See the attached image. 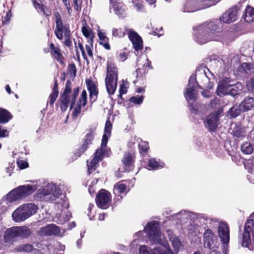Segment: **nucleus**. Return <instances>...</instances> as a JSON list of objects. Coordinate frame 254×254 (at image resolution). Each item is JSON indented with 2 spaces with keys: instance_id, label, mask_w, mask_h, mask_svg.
<instances>
[{
  "instance_id": "f257e3e1",
  "label": "nucleus",
  "mask_w": 254,
  "mask_h": 254,
  "mask_svg": "<svg viewBox=\"0 0 254 254\" xmlns=\"http://www.w3.org/2000/svg\"><path fill=\"white\" fill-rule=\"evenodd\" d=\"M220 30L215 22H205L193 28L196 41L200 44L220 40L221 39Z\"/></svg>"
},
{
  "instance_id": "f03ea898",
  "label": "nucleus",
  "mask_w": 254,
  "mask_h": 254,
  "mask_svg": "<svg viewBox=\"0 0 254 254\" xmlns=\"http://www.w3.org/2000/svg\"><path fill=\"white\" fill-rule=\"evenodd\" d=\"M159 227L158 222L151 221L144 227V230L147 233L148 239L152 243L160 244L163 247L164 250L156 249L155 252H158V254H173L167 241L159 229Z\"/></svg>"
},
{
  "instance_id": "7ed1b4c3",
  "label": "nucleus",
  "mask_w": 254,
  "mask_h": 254,
  "mask_svg": "<svg viewBox=\"0 0 254 254\" xmlns=\"http://www.w3.org/2000/svg\"><path fill=\"white\" fill-rule=\"evenodd\" d=\"M112 127V126L110 121L109 120H107L105 124L104 134L102 137L101 147L96 150L95 153V156L92 160L90 161H87L89 173H91L95 170L98 163L102 160L104 156L109 155L110 150L109 149L107 148V144L108 138L111 135Z\"/></svg>"
},
{
  "instance_id": "20e7f679",
  "label": "nucleus",
  "mask_w": 254,
  "mask_h": 254,
  "mask_svg": "<svg viewBox=\"0 0 254 254\" xmlns=\"http://www.w3.org/2000/svg\"><path fill=\"white\" fill-rule=\"evenodd\" d=\"M38 209V206L33 203L21 205L12 213V220L15 222H23L35 214Z\"/></svg>"
},
{
  "instance_id": "39448f33",
  "label": "nucleus",
  "mask_w": 254,
  "mask_h": 254,
  "mask_svg": "<svg viewBox=\"0 0 254 254\" xmlns=\"http://www.w3.org/2000/svg\"><path fill=\"white\" fill-rule=\"evenodd\" d=\"M61 194V190L53 183L48 184L37 190V197L41 200L52 202L57 200Z\"/></svg>"
},
{
  "instance_id": "423d86ee",
  "label": "nucleus",
  "mask_w": 254,
  "mask_h": 254,
  "mask_svg": "<svg viewBox=\"0 0 254 254\" xmlns=\"http://www.w3.org/2000/svg\"><path fill=\"white\" fill-rule=\"evenodd\" d=\"M36 189L37 187L35 185H28L19 186L12 190L6 195V200L10 203L16 201L29 195Z\"/></svg>"
},
{
  "instance_id": "0eeeda50",
  "label": "nucleus",
  "mask_w": 254,
  "mask_h": 254,
  "mask_svg": "<svg viewBox=\"0 0 254 254\" xmlns=\"http://www.w3.org/2000/svg\"><path fill=\"white\" fill-rule=\"evenodd\" d=\"M242 87L240 83L231 84L229 78H224L219 81L216 92L219 96L226 95L234 96L242 90Z\"/></svg>"
},
{
  "instance_id": "6e6552de",
  "label": "nucleus",
  "mask_w": 254,
  "mask_h": 254,
  "mask_svg": "<svg viewBox=\"0 0 254 254\" xmlns=\"http://www.w3.org/2000/svg\"><path fill=\"white\" fill-rule=\"evenodd\" d=\"M118 71L113 64H108L107 75L105 80L106 87L108 94L113 95L117 86Z\"/></svg>"
},
{
  "instance_id": "1a4fd4ad",
  "label": "nucleus",
  "mask_w": 254,
  "mask_h": 254,
  "mask_svg": "<svg viewBox=\"0 0 254 254\" xmlns=\"http://www.w3.org/2000/svg\"><path fill=\"white\" fill-rule=\"evenodd\" d=\"M216 2L212 0H188L184 7V11L190 12L205 8L214 5Z\"/></svg>"
},
{
  "instance_id": "9d476101",
  "label": "nucleus",
  "mask_w": 254,
  "mask_h": 254,
  "mask_svg": "<svg viewBox=\"0 0 254 254\" xmlns=\"http://www.w3.org/2000/svg\"><path fill=\"white\" fill-rule=\"evenodd\" d=\"M218 234L222 243L223 245V253L228 254V243L230 240L229 228L228 225L224 222H218Z\"/></svg>"
},
{
  "instance_id": "9b49d317",
  "label": "nucleus",
  "mask_w": 254,
  "mask_h": 254,
  "mask_svg": "<svg viewBox=\"0 0 254 254\" xmlns=\"http://www.w3.org/2000/svg\"><path fill=\"white\" fill-rule=\"evenodd\" d=\"M222 111L219 110L209 114L204 121L205 127L210 131H215L220 124Z\"/></svg>"
},
{
  "instance_id": "f8f14e48",
  "label": "nucleus",
  "mask_w": 254,
  "mask_h": 254,
  "mask_svg": "<svg viewBox=\"0 0 254 254\" xmlns=\"http://www.w3.org/2000/svg\"><path fill=\"white\" fill-rule=\"evenodd\" d=\"M195 88V80L194 77L191 76L189 79L188 86L185 93V98L190 104H191V101H195L196 100L197 93ZM190 107L191 112L195 113L196 111L191 105H190Z\"/></svg>"
},
{
  "instance_id": "ddd939ff",
  "label": "nucleus",
  "mask_w": 254,
  "mask_h": 254,
  "mask_svg": "<svg viewBox=\"0 0 254 254\" xmlns=\"http://www.w3.org/2000/svg\"><path fill=\"white\" fill-rule=\"evenodd\" d=\"M96 201L98 207L103 209L107 208L111 201L110 193L104 189L101 190L97 195Z\"/></svg>"
},
{
  "instance_id": "4468645a",
  "label": "nucleus",
  "mask_w": 254,
  "mask_h": 254,
  "mask_svg": "<svg viewBox=\"0 0 254 254\" xmlns=\"http://www.w3.org/2000/svg\"><path fill=\"white\" fill-rule=\"evenodd\" d=\"M151 63L146 57L140 58L137 62V65L138 66L136 69V76L142 77L147 72L148 69L150 67Z\"/></svg>"
},
{
  "instance_id": "2eb2a0df",
  "label": "nucleus",
  "mask_w": 254,
  "mask_h": 254,
  "mask_svg": "<svg viewBox=\"0 0 254 254\" xmlns=\"http://www.w3.org/2000/svg\"><path fill=\"white\" fill-rule=\"evenodd\" d=\"M127 32L129 40L131 41L133 48L136 51L141 50L143 48L142 40L139 35L132 29H126Z\"/></svg>"
},
{
  "instance_id": "dca6fc26",
  "label": "nucleus",
  "mask_w": 254,
  "mask_h": 254,
  "mask_svg": "<svg viewBox=\"0 0 254 254\" xmlns=\"http://www.w3.org/2000/svg\"><path fill=\"white\" fill-rule=\"evenodd\" d=\"M78 89H74L71 97H63L62 96L61 103V109L62 111H66L70 103V108H72L73 106L75 103V99L78 94Z\"/></svg>"
},
{
  "instance_id": "f3484780",
  "label": "nucleus",
  "mask_w": 254,
  "mask_h": 254,
  "mask_svg": "<svg viewBox=\"0 0 254 254\" xmlns=\"http://www.w3.org/2000/svg\"><path fill=\"white\" fill-rule=\"evenodd\" d=\"M204 246L209 249L214 248L217 244V238L210 229H207L204 234Z\"/></svg>"
},
{
  "instance_id": "a211bd4d",
  "label": "nucleus",
  "mask_w": 254,
  "mask_h": 254,
  "mask_svg": "<svg viewBox=\"0 0 254 254\" xmlns=\"http://www.w3.org/2000/svg\"><path fill=\"white\" fill-rule=\"evenodd\" d=\"M238 11V8L237 6L230 8L222 15L221 20L226 23L235 21L237 19Z\"/></svg>"
},
{
  "instance_id": "6ab92c4d",
  "label": "nucleus",
  "mask_w": 254,
  "mask_h": 254,
  "mask_svg": "<svg viewBox=\"0 0 254 254\" xmlns=\"http://www.w3.org/2000/svg\"><path fill=\"white\" fill-rule=\"evenodd\" d=\"M56 25L55 34L58 39L61 40H62L63 34L64 37H67L68 35H70V30L67 25H64L63 22Z\"/></svg>"
},
{
  "instance_id": "aec40b11",
  "label": "nucleus",
  "mask_w": 254,
  "mask_h": 254,
  "mask_svg": "<svg viewBox=\"0 0 254 254\" xmlns=\"http://www.w3.org/2000/svg\"><path fill=\"white\" fill-rule=\"evenodd\" d=\"M39 233L41 236L58 235L60 230L58 226L52 224L41 228Z\"/></svg>"
},
{
  "instance_id": "412c9836",
  "label": "nucleus",
  "mask_w": 254,
  "mask_h": 254,
  "mask_svg": "<svg viewBox=\"0 0 254 254\" xmlns=\"http://www.w3.org/2000/svg\"><path fill=\"white\" fill-rule=\"evenodd\" d=\"M167 233L169 240L171 242L174 253L176 254L178 253V252L183 248V245L181 242L177 237L174 235L173 231L171 230H167Z\"/></svg>"
},
{
  "instance_id": "4be33fe9",
  "label": "nucleus",
  "mask_w": 254,
  "mask_h": 254,
  "mask_svg": "<svg viewBox=\"0 0 254 254\" xmlns=\"http://www.w3.org/2000/svg\"><path fill=\"white\" fill-rule=\"evenodd\" d=\"M240 110L243 112L254 110V96H248L239 105Z\"/></svg>"
},
{
  "instance_id": "5701e85b",
  "label": "nucleus",
  "mask_w": 254,
  "mask_h": 254,
  "mask_svg": "<svg viewBox=\"0 0 254 254\" xmlns=\"http://www.w3.org/2000/svg\"><path fill=\"white\" fill-rule=\"evenodd\" d=\"M87 103V92L84 90L82 91L81 96L77 102V107L74 109L73 115L75 117L78 116L81 111L82 107H84Z\"/></svg>"
},
{
  "instance_id": "b1692460",
  "label": "nucleus",
  "mask_w": 254,
  "mask_h": 254,
  "mask_svg": "<svg viewBox=\"0 0 254 254\" xmlns=\"http://www.w3.org/2000/svg\"><path fill=\"white\" fill-rule=\"evenodd\" d=\"M194 79L195 80V84H196V82L200 83L205 87L207 86V84L209 82V78L206 75V72L204 70L196 71L195 77H194Z\"/></svg>"
},
{
  "instance_id": "393cba45",
  "label": "nucleus",
  "mask_w": 254,
  "mask_h": 254,
  "mask_svg": "<svg viewBox=\"0 0 254 254\" xmlns=\"http://www.w3.org/2000/svg\"><path fill=\"white\" fill-rule=\"evenodd\" d=\"M50 49L52 55L61 64H64V58L59 48L55 47L53 43H51L50 45Z\"/></svg>"
},
{
  "instance_id": "a878e982",
  "label": "nucleus",
  "mask_w": 254,
  "mask_h": 254,
  "mask_svg": "<svg viewBox=\"0 0 254 254\" xmlns=\"http://www.w3.org/2000/svg\"><path fill=\"white\" fill-rule=\"evenodd\" d=\"M230 131H231V133L234 136L237 137H243L246 135L245 129L236 124H232L231 125Z\"/></svg>"
},
{
  "instance_id": "bb28decb",
  "label": "nucleus",
  "mask_w": 254,
  "mask_h": 254,
  "mask_svg": "<svg viewBox=\"0 0 254 254\" xmlns=\"http://www.w3.org/2000/svg\"><path fill=\"white\" fill-rule=\"evenodd\" d=\"M17 237L19 236L16 227L8 229L4 235V239L6 242H9Z\"/></svg>"
},
{
  "instance_id": "cd10ccee",
  "label": "nucleus",
  "mask_w": 254,
  "mask_h": 254,
  "mask_svg": "<svg viewBox=\"0 0 254 254\" xmlns=\"http://www.w3.org/2000/svg\"><path fill=\"white\" fill-rule=\"evenodd\" d=\"M133 161V154L130 153H126L122 159V162L124 165L125 171H128Z\"/></svg>"
},
{
  "instance_id": "c85d7f7f",
  "label": "nucleus",
  "mask_w": 254,
  "mask_h": 254,
  "mask_svg": "<svg viewBox=\"0 0 254 254\" xmlns=\"http://www.w3.org/2000/svg\"><path fill=\"white\" fill-rule=\"evenodd\" d=\"M244 19L246 22L251 23L254 21V8L248 6L245 10Z\"/></svg>"
},
{
  "instance_id": "c756f323",
  "label": "nucleus",
  "mask_w": 254,
  "mask_h": 254,
  "mask_svg": "<svg viewBox=\"0 0 254 254\" xmlns=\"http://www.w3.org/2000/svg\"><path fill=\"white\" fill-rule=\"evenodd\" d=\"M115 12L120 17H125L126 16V6L122 3H118L113 5V7Z\"/></svg>"
},
{
  "instance_id": "7c9ffc66",
  "label": "nucleus",
  "mask_w": 254,
  "mask_h": 254,
  "mask_svg": "<svg viewBox=\"0 0 254 254\" xmlns=\"http://www.w3.org/2000/svg\"><path fill=\"white\" fill-rule=\"evenodd\" d=\"M86 84L88 89L90 92V97L91 100L94 101L96 99L98 92L96 90L95 85L91 81H86Z\"/></svg>"
},
{
  "instance_id": "2f4dec72",
  "label": "nucleus",
  "mask_w": 254,
  "mask_h": 254,
  "mask_svg": "<svg viewBox=\"0 0 254 254\" xmlns=\"http://www.w3.org/2000/svg\"><path fill=\"white\" fill-rule=\"evenodd\" d=\"M160 246L154 248L152 250L151 252L149 250V248L145 245H141L139 248V254H158V252H155L156 249L164 250L163 247L160 244Z\"/></svg>"
},
{
  "instance_id": "473e14b6",
  "label": "nucleus",
  "mask_w": 254,
  "mask_h": 254,
  "mask_svg": "<svg viewBox=\"0 0 254 254\" xmlns=\"http://www.w3.org/2000/svg\"><path fill=\"white\" fill-rule=\"evenodd\" d=\"M193 215H194V214L192 212L187 211H182L176 215V217L177 219H180L181 223H183L185 222L186 220H188V219H190L193 218Z\"/></svg>"
},
{
  "instance_id": "72a5a7b5",
  "label": "nucleus",
  "mask_w": 254,
  "mask_h": 254,
  "mask_svg": "<svg viewBox=\"0 0 254 254\" xmlns=\"http://www.w3.org/2000/svg\"><path fill=\"white\" fill-rule=\"evenodd\" d=\"M59 94V91L58 89V82L57 80H55L53 86V89L52 93L50 94L49 96V104L50 105H53L54 102L57 99Z\"/></svg>"
},
{
  "instance_id": "f704fd0d",
  "label": "nucleus",
  "mask_w": 254,
  "mask_h": 254,
  "mask_svg": "<svg viewBox=\"0 0 254 254\" xmlns=\"http://www.w3.org/2000/svg\"><path fill=\"white\" fill-rule=\"evenodd\" d=\"M94 135L95 132L93 131H91L87 133V134L85 136L84 143L81 146L80 148V150H81V152H83L84 151V150L87 149L88 145L91 143V141L93 139Z\"/></svg>"
},
{
  "instance_id": "c9c22d12",
  "label": "nucleus",
  "mask_w": 254,
  "mask_h": 254,
  "mask_svg": "<svg viewBox=\"0 0 254 254\" xmlns=\"http://www.w3.org/2000/svg\"><path fill=\"white\" fill-rule=\"evenodd\" d=\"M56 201V206L59 210H63L64 209L67 208L69 206V203L65 196L61 198L59 197V198Z\"/></svg>"
},
{
  "instance_id": "e433bc0d",
  "label": "nucleus",
  "mask_w": 254,
  "mask_h": 254,
  "mask_svg": "<svg viewBox=\"0 0 254 254\" xmlns=\"http://www.w3.org/2000/svg\"><path fill=\"white\" fill-rule=\"evenodd\" d=\"M164 164L163 162H157L155 159H150L148 161L149 170H155L162 168L164 167Z\"/></svg>"
},
{
  "instance_id": "4c0bfd02",
  "label": "nucleus",
  "mask_w": 254,
  "mask_h": 254,
  "mask_svg": "<svg viewBox=\"0 0 254 254\" xmlns=\"http://www.w3.org/2000/svg\"><path fill=\"white\" fill-rule=\"evenodd\" d=\"M10 114L6 110L0 109V123H6L11 119Z\"/></svg>"
},
{
  "instance_id": "58836bf2",
  "label": "nucleus",
  "mask_w": 254,
  "mask_h": 254,
  "mask_svg": "<svg viewBox=\"0 0 254 254\" xmlns=\"http://www.w3.org/2000/svg\"><path fill=\"white\" fill-rule=\"evenodd\" d=\"M114 193H126L127 188L126 186L121 182H118L114 186Z\"/></svg>"
},
{
  "instance_id": "ea45409f",
  "label": "nucleus",
  "mask_w": 254,
  "mask_h": 254,
  "mask_svg": "<svg viewBox=\"0 0 254 254\" xmlns=\"http://www.w3.org/2000/svg\"><path fill=\"white\" fill-rule=\"evenodd\" d=\"M242 151L246 154H250L253 153L254 149L252 145L248 142L243 143L241 146Z\"/></svg>"
},
{
  "instance_id": "a19ab883",
  "label": "nucleus",
  "mask_w": 254,
  "mask_h": 254,
  "mask_svg": "<svg viewBox=\"0 0 254 254\" xmlns=\"http://www.w3.org/2000/svg\"><path fill=\"white\" fill-rule=\"evenodd\" d=\"M19 237H26L31 234L30 229L27 227H16Z\"/></svg>"
},
{
  "instance_id": "79ce46f5",
  "label": "nucleus",
  "mask_w": 254,
  "mask_h": 254,
  "mask_svg": "<svg viewBox=\"0 0 254 254\" xmlns=\"http://www.w3.org/2000/svg\"><path fill=\"white\" fill-rule=\"evenodd\" d=\"M241 69L247 74H251L254 72V66L248 63H243L241 65Z\"/></svg>"
},
{
  "instance_id": "37998d69",
  "label": "nucleus",
  "mask_w": 254,
  "mask_h": 254,
  "mask_svg": "<svg viewBox=\"0 0 254 254\" xmlns=\"http://www.w3.org/2000/svg\"><path fill=\"white\" fill-rule=\"evenodd\" d=\"M127 29V28H125L124 30L121 28H113L112 29V35L114 37L122 38L124 37L126 35V30Z\"/></svg>"
},
{
  "instance_id": "c03bdc74",
  "label": "nucleus",
  "mask_w": 254,
  "mask_h": 254,
  "mask_svg": "<svg viewBox=\"0 0 254 254\" xmlns=\"http://www.w3.org/2000/svg\"><path fill=\"white\" fill-rule=\"evenodd\" d=\"M33 247L32 245L30 244H23L21 246H19L15 248V250L17 252H29L32 250Z\"/></svg>"
},
{
  "instance_id": "a18cd8bd",
  "label": "nucleus",
  "mask_w": 254,
  "mask_h": 254,
  "mask_svg": "<svg viewBox=\"0 0 254 254\" xmlns=\"http://www.w3.org/2000/svg\"><path fill=\"white\" fill-rule=\"evenodd\" d=\"M240 110V109L232 107L228 112L227 116L229 118H236L239 115Z\"/></svg>"
},
{
  "instance_id": "49530a36",
  "label": "nucleus",
  "mask_w": 254,
  "mask_h": 254,
  "mask_svg": "<svg viewBox=\"0 0 254 254\" xmlns=\"http://www.w3.org/2000/svg\"><path fill=\"white\" fill-rule=\"evenodd\" d=\"M76 66L74 64H71L68 67L67 73L69 74L71 77H74L76 76Z\"/></svg>"
},
{
  "instance_id": "de8ad7c7",
  "label": "nucleus",
  "mask_w": 254,
  "mask_h": 254,
  "mask_svg": "<svg viewBox=\"0 0 254 254\" xmlns=\"http://www.w3.org/2000/svg\"><path fill=\"white\" fill-rule=\"evenodd\" d=\"M71 83L69 81H68L66 83L65 89H64V91L62 95V96H63V97H65V96L70 97L69 94L71 93Z\"/></svg>"
},
{
  "instance_id": "09e8293b",
  "label": "nucleus",
  "mask_w": 254,
  "mask_h": 254,
  "mask_svg": "<svg viewBox=\"0 0 254 254\" xmlns=\"http://www.w3.org/2000/svg\"><path fill=\"white\" fill-rule=\"evenodd\" d=\"M82 32L84 36L87 38H91L93 36V33L90 29H88L86 26H83L82 28ZM92 39H91V41Z\"/></svg>"
},
{
  "instance_id": "8fccbe9b",
  "label": "nucleus",
  "mask_w": 254,
  "mask_h": 254,
  "mask_svg": "<svg viewBox=\"0 0 254 254\" xmlns=\"http://www.w3.org/2000/svg\"><path fill=\"white\" fill-rule=\"evenodd\" d=\"M143 99L144 97L143 96H137L131 97L129 101L136 104H140L142 103Z\"/></svg>"
},
{
  "instance_id": "3c124183",
  "label": "nucleus",
  "mask_w": 254,
  "mask_h": 254,
  "mask_svg": "<svg viewBox=\"0 0 254 254\" xmlns=\"http://www.w3.org/2000/svg\"><path fill=\"white\" fill-rule=\"evenodd\" d=\"M17 164L18 167L20 169H26L28 167V163L26 161L21 160V159H18L17 160Z\"/></svg>"
},
{
  "instance_id": "603ef678",
  "label": "nucleus",
  "mask_w": 254,
  "mask_h": 254,
  "mask_svg": "<svg viewBox=\"0 0 254 254\" xmlns=\"http://www.w3.org/2000/svg\"><path fill=\"white\" fill-rule=\"evenodd\" d=\"M246 86L249 91H254V76L247 82Z\"/></svg>"
},
{
  "instance_id": "864d4df0",
  "label": "nucleus",
  "mask_w": 254,
  "mask_h": 254,
  "mask_svg": "<svg viewBox=\"0 0 254 254\" xmlns=\"http://www.w3.org/2000/svg\"><path fill=\"white\" fill-rule=\"evenodd\" d=\"M71 217L70 214H67L66 217L64 215H60L59 218L58 223L59 224H63L66 221H68Z\"/></svg>"
},
{
  "instance_id": "5fc2aeb1",
  "label": "nucleus",
  "mask_w": 254,
  "mask_h": 254,
  "mask_svg": "<svg viewBox=\"0 0 254 254\" xmlns=\"http://www.w3.org/2000/svg\"><path fill=\"white\" fill-rule=\"evenodd\" d=\"M139 148L140 152H146L149 148L148 143L146 142H143L139 144Z\"/></svg>"
},
{
  "instance_id": "6e6d98bb",
  "label": "nucleus",
  "mask_w": 254,
  "mask_h": 254,
  "mask_svg": "<svg viewBox=\"0 0 254 254\" xmlns=\"http://www.w3.org/2000/svg\"><path fill=\"white\" fill-rule=\"evenodd\" d=\"M34 6L37 9H39L40 10L43 11L44 13L46 14V12L44 10V5L42 4V0L39 1H34Z\"/></svg>"
},
{
  "instance_id": "4d7b16f0",
  "label": "nucleus",
  "mask_w": 254,
  "mask_h": 254,
  "mask_svg": "<svg viewBox=\"0 0 254 254\" xmlns=\"http://www.w3.org/2000/svg\"><path fill=\"white\" fill-rule=\"evenodd\" d=\"M98 36L101 41H109V39L106 36L105 33L103 32L101 30H98Z\"/></svg>"
},
{
  "instance_id": "13d9d810",
  "label": "nucleus",
  "mask_w": 254,
  "mask_h": 254,
  "mask_svg": "<svg viewBox=\"0 0 254 254\" xmlns=\"http://www.w3.org/2000/svg\"><path fill=\"white\" fill-rule=\"evenodd\" d=\"M127 83H125L124 81L123 83L120 85V95H122L124 94H126L127 92Z\"/></svg>"
},
{
  "instance_id": "bf43d9fd",
  "label": "nucleus",
  "mask_w": 254,
  "mask_h": 254,
  "mask_svg": "<svg viewBox=\"0 0 254 254\" xmlns=\"http://www.w3.org/2000/svg\"><path fill=\"white\" fill-rule=\"evenodd\" d=\"M75 48L76 49H77V48H79V49H80V50L81 51V52L82 53L83 58H84V59L86 60V54H85V52L84 50V48L82 46V44L79 42L77 45L76 42H75Z\"/></svg>"
},
{
  "instance_id": "052dcab7",
  "label": "nucleus",
  "mask_w": 254,
  "mask_h": 254,
  "mask_svg": "<svg viewBox=\"0 0 254 254\" xmlns=\"http://www.w3.org/2000/svg\"><path fill=\"white\" fill-rule=\"evenodd\" d=\"M54 15L56 19V24L63 22L62 17L59 12H55Z\"/></svg>"
},
{
  "instance_id": "680f3d73",
  "label": "nucleus",
  "mask_w": 254,
  "mask_h": 254,
  "mask_svg": "<svg viewBox=\"0 0 254 254\" xmlns=\"http://www.w3.org/2000/svg\"><path fill=\"white\" fill-rule=\"evenodd\" d=\"M8 131L7 129L0 127V137L8 136Z\"/></svg>"
},
{
  "instance_id": "e2e57ef3",
  "label": "nucleus",
  "mask_w": 254,
  "mask_h": 254,
  "mask_svg": "<svg viewBox=\"0 0 254 254\" xmlns=\"http://www.w3.org/2000/svg\"><path fill=\"white\" fill-rule=\"evenodd\" d=\"M74 5V9L78 11L80 9V7L82 3L81 0H73Z\"/></svg>"
},
{
  "instance_id": "0e129e2a",
  "label": "nucleus",
  "mask_w": 254,
  "mask_h": 254,
  "mask_svg": "<svg viewBox=\"0 0 254 254\" xmlns=\"http://www.w3.org/2000/svg\"><path fill=\"white\" fill-rule=\"evenodd\" d=\"M63 3H64L65 6L66 8V9L67 10L68 14L70 15L71 13V7L70 6V3L68 0H62Z\"/></svg>"
},
{
  "instance_id": "69168bd1",
  "label": "nucleus",
  "mask_w": 254,
  "mask_h": 254,
  "mask_svg": "<svg viewBox=\"0 0 254 254\" xmlns=\"http://www.w3.org/2000/svg\"><path fill=\"white\" fill-rule=\"evenodd\" d=\"M64 45L69 47L72 45V42L70 40V35H68L67 37H64Z\"/></svg>"
},
{
  "instance_id": "338daca9",
  "label": "nucleus",
  "mask_w": 254,
  "mask_h": 254,
  "mask_svg": "<svg viewBox=\"0 0 254 254\" xmlns=\"http://www.w3.org/2000/svg\"><path fill=\"white\" fill-rule=\"evenodd\" d=\"M119 56H120V60L121 61L124 62L127 58V53L125 52H122L120 54Z\"/></svg>"
},
{
  "instance_id": "774afa93",
  "label": "nucleus",
  "mask_w": 254,
  "mask_h": 254,
  "mask_svg": "<svg viewBox=\"0 0 254 254\" xmlns=\"http://www.w3.org/2000/svg\"><path fill=\"white\" fill-rule=\"evenodd\" d=\"M249 137L252 142V145L254 146V130H252L250 132Z\"/></svg>"
}]
</instances>
